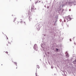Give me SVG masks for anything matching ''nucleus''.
I'll use <instances>...</instances> for the list:
<instances>
[{"label": "nucleus", "instance_id": "1", "mask_svg": "<svg viewBox=\"0 0 76 76\" xmlns=\"http://www.w3.org/2000/svg\"><path fill=\"white\" fill-rule=\"evenodd\" d=\"M34 49L36 50H37L38 49V48H37V45L36 44L34 45Z\"/></svg>", "mask_w": 76, "mask_h": 76}, {"label": "nucleus", "instance_id": "2", "mask_svg": "<svg viewBox=\"0 0 76 76\" xmlns=\"http://www.w3.org/2000/svg\"><path fill=\"white\" fill-rule=\"evenodd\" d=\"M31 12H34V6H33L31 7Z\"/></svg>", "mask_w": 76, "mask_h": 76}, {"label": "nucleus", "instance_id": "3", "mask_svg": "<svg viewBox=\"0 0 76 76\" xmlns=\"http://www.w3.org/2000/svg\"><path fill=\"white\" fill-rule=\"evenodd\" d=\"M71 18H70L69 17H67V20L68 21H69L71 20Z\"/></svg>", "mask_w": 76, "mask_h": 76}, {"label": "nucleus", "instance_id": "4", "mask_svg": "<svg viewBox=\"0 0 76 76\" xmlns=\"http://www.w3.org/2000/svg\"><path fill=\"white\" fill-rule=\"evenodd\" d=\"M10 44V43H9V42H8V43H7V44H6V45L8 46V44Z\"/></svg>", "mask_w": 76, "mask_h": 76}, {"label": "nucleus", "instance_id": "5", "mask_svg": "<svg viewBox=\"0 0 76 76\" xmlns=\"http://www.w3.org/2000/svg\"><path fill=\"white\" fill-rule=\"evenodd\" d=\"M38 2V1L37 0H36L35 2V3L36 4Z\"/></svg>", "mask_w": 76, "mask_h": 76}, {"label": "nucleus", "instance_id": "6", "mask_svg": "<svg viewBox=\"0 0 76 76\" xmlns=\"http://www.w3.org/2000/svg\"><path fill=\"white\" fill-rule=\"evenodd\" d=\"M66 56H68V57H69L68 54V53L66 54Z\"/></svg>", "mask_w": 76, "mask_h": 76}, {"label": "nucleus", "instance_id": "7", "mask_svg": "<svg viewBox=\"0 0 76 76\" xmlns=\"http://www.w3.org/2000/svg\"><path fill=\"white\" fill-rule=\"evenodd\" d=\"M37 68H38V69H39V68H40V67H39V66H38V65H37Z\"/></svg>", "mask_w": 76, "mask_h": 76}, {"label": "nucleus", "instance_id": "8", "mask_svg": "<svg viewBox=\"0 0 76 76\" xmlns=\"http://www.w3.org/2000/svg\"><path fill=\"white\" fill-rule=\"evenodd\" d=\"M56 51L58 52V48H56Z\"/></svg>", "mask_w": 76, "mask_h": 76}, {"label": "nucleus", "instance_id": "9", "mask_svg": "<svg viewBox=\"0 0 76 76\" xmlns=\"http://www.w3.org/2000/svg\"><path fill=\"white\" fill-rule=\"evenodd\" d=\"M5 53H7V54H8V52H5Z\"/></svg>", "mask_w": 76, "mask_h": 76}, {"label": "nucleus", "instance_id": "10", "mask_svg": "<svg viewBox=\"0 0 76 76\" xmlns=\"http://www.w3.org/2000/svg\"><path fill=\"white\" fill-rule=\"evenodd\" d=\"M67 27H69V26H68V25H67Z\"/></svg>", "mask_w": 76, "mask_h": 76}, {"label": "nucleus", "instance_id": "11", "mask_svg": "<svg viewBox=\"0 0 76 76\" xmlns=\"http://www.w3.org/2000/svg\"><path fill=\"white\" fill-rule=\"evenodd\" d=\"M74 45H76L75 42H74Z\"/></svg>", "mask_w": 76, "mask_h": 76}, {"label": "nucleus", "instance_id": "12", "mask_svg": "<svg viewBox=\"0 0 76 76\" xmlns=\"http://www.w3.org/2000/svg\"><path fill=\"white\" fill-rule=\"evenodd\" d=\"M70 41H71V39H70Z\"/></svg>", "mask_w": 76, "mask_h": 76}, {"label": "nucleus", "instance_id": "13", "mask_svg": "<svg viewBox=\"0 0 76 76\" xmlns=\"http://www.w3.org/2000/svg\"><path fill=\"white\" fill-rule=\"evenodd\" d=\"M14 63H15V64H17V63H16L15 62Z\"/></svg>", "mask_w": 76, "mask_h": 76}, {"label": "nucleus", "instance_id": "14", "mask_svg": "<svg viewBox=\"0 0 76 76\" xmlns=\"http://www.w3.org/2000/svg\"><path fill=\"white\" fill-rule=\"evenodd\" d=\"M36 76H39L38 75H37V74L36 73Z\"/></svg>", "mask_w": 76, "mask_h": 76}, {"label": "nucleus", "instance_id": "15", "mask_svg": "<svg viewBox=\"0 0 76 76\" xmlns=\"http://www.w3.org/2000/svg\"><path fill=\"white\" fill-rule=\"evenodd\" d=\"M64 22H66V20H64Z\"/></svg>", "mask_w": 76, "mask_h": 76}, {"label": "nucleus", "instance_id": "16", "mask_svg": "<svg viewBox=\"0 0 76 76\" xmlns=\"http://www.w3.org/2000/svg\"><path fill=\"white\" fill-rule=\"evenodd\" d=\"M22 17L23 18V16H22Z\"/></svg>", "mask_w": 76, "mask_h": 76}, {"label": "nucleus", "instance_id": "17", "mask_svg": "<svg viewBox=\"0 0 76 76\" xmlns=\"http://www.w3.org/2000/svg\"><path fill=\"white\" fill-rule=\"evenodd\" d=\"M7 39H8V38H7Z\"/></svg>", "mask_w": 76, "mask_h": 76}, {"label": "nucleus", "instance_id": "18", "mask_svg": "<svg viewBox=\"0 0 76 76\" xmlns=\"http://www.w3.org/2000/svg\"><path fill=\"white\" fill-rule=\"evenodd\" d=\"M47 8H48V7H47Z\"/></svg>", "mask_w": 76, "mask_h": 76}, {"label": "nucleus", "instance_id": "19", "mask_svg": "<svg viewBox=\"0 0 76 76\" xmlns=\"http://www.w3.org/2000/svg\"><path fill=\"white\" fill-rule=\"evenodd\" d=\"M47 8H48V7H47Z\"/></svg>", "mask_w": 76, "mask_h": 76}, {"label": "nucleus", "instance_id": "20", "mask_svg": "<svg viewBox=\"0 0 76 76\" xmlns=\"http://www.w3.org/2000/svg\"><path fill=\"white\" fill-rule=\"evenodd\" d=\"M1 65H2V64H1Z\"/></svg>", "mask_w": 76, "mask_h": 76}]
</instances>
